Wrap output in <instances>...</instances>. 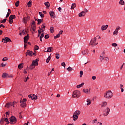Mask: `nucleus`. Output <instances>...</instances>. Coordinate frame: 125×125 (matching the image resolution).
<instances>
[{"label": "nucleus", "mask_w": 125, "mask_h": 125, "mask_svg": "<svg viewBox=\"0 0 125 125\" xmlns=\"http://www.w3.org/2000/svg\"><path fill=\"white\" fill-rule=\"evenodd\" d=\"M104 97H105V98L110 99V98H112V97H113V93L111 91H108L106 93L104 94Z\"/></svg>", "instance_id": "nucleus-1"}, {"label": "nucleus", "mask_w": 125, "mask_h": 125, "mask_svg": "<svg viewBox=\"0 0 125 125\" xmlns=\"http://www.w3.org/2000/svg\"><path fill=\"white\" fill-rule=\"evenodd\" d=\"M81 96V92L78 90H76L73 92L72 97L76 98V97L79 98Z\"/></svg>", "instance_id": "nucleus-2"}, {"label": "nucleus", "mask_w": 125, "mask_h": 125, "mask_svg": "<svg viewBox=\"0 0 125 125\" xmlns=\"http://www.w3.org/2000/svg\"><path fill=\"white\" fill-rule=\"evenodd\" d=\"M96 40H97L96 37H95L94 39H92V40L90 42V45H91V46L92 47L95 45H97V44H98V43H96Z\"/></svg>", "instance_id": "nucleus-3"}, {"label": "nucleus", "mask_w": 125, "mask_h": 125, "mask_svg": "<svg viewBox=\"0 0 125 125\" xmlns=\"http://www.w3.org/2000/svg\"><path fill=\"white\" fill-rule=\"evenodd\" d=\"M10 123L11 125H14V124H16V123L17 122V120L16 119V118L15 117L12 116L10 118Z\"/></svg>", "instance_id": "nucleus-4"}, {"label": "nucleus", "mask_w": 125, "mask_h": 125, "mask_svg": "<svg viewBox=\"0 0 125 125\" xmlns=\"http://www.w3.org/2000/svg\"><path fill=\"white\" fill-rule=\"evenodd\" d=\"M2 78H3V79H8L9 78H12V75H8L6 73H3L2 75Z\"/></svg>", "instance_id": "nucleus-5"}, {"label": "nucleus", "mask_w": 125, "mask_h": 125, "mask_svg": "<svg viewBox=\"0 0 125 125\" xmlns=\"http://www.w3.org/2000/svg\"><path fill=\"white\" fill-rule=\"evenodd\" d=\"M119 30H121V27L117 26L115 31L113 32L114 36H117V35H118V33H119Z\"/></svg>", "instance_id": "nucleus-6"}, {"label": "nucleus", "mask_w": 125, "mask_h": 125, "mask_svg": "<svg viewBox=\"0 0 125 125\" xmlns=\"http://www.w3.org/2000/svg\"><path fill=\"white\" fill-rule=\"evenodd\" d=\"M109 113H110V108H109V107H107L104 111V116H108V115H109Z\"/></svg>", "instance_id": "nucleus-7"}, {"label": "nucleus", "mask_w": 125, "mask_h": 125, "mask_svg": "<svg viewBox=\"0 0 125 125\" xmlns=\"http://www.w3.org/2000/svg\"><path fill=\"white\" fill-rule=\"evenodd\" d=\"M15 103H16V102H13V103H7L6 104L5 107H8V108L10 107L11 106H13V107H14V104H15Z\"/></svg>", "instance_id": "nucleus-8"}, {"label": "nucleus", "mask_w": 125, "mask_h": 125, "mask_svg": "<svg viewBox=\"0 0 125 125\" xmlns=\"http://www.w3.org/2000/svg\"><path fill=\"white\" fill-rule=\"evenodd\" d=\"M62 33H63V30L60 31L57 36H54V39L55 40H56V39H58V38H60V35H62Z\"/></svg>", "instance_id": "nucleus-9"}, {"label": "nucleus", "mask_w": 125, "mask_h": 125, "mask_svg": "<svg viewBox=\"0 0 125 125\" xmlns=\"http://www.w3.org/2000/svg\"><path fill=\"white\" fill-rule=\"evenodd\" d=\"M38 61H39L38 59H36V61H33L32 63V66H37V65H38Z\"/></svg>", "instance_id": "nucleus-10"}, {"label": "nucleus", "mask_w": 125, "mask_h": 125, "mask_svg": "<svg viewBox=\"0 0 125 125\" xmlns=\"http://www.w3.org/2000/svg\"><path fill=\"white\" fill-rule=\"evenodd\" d=\"M29 18H30V17L29 16H27V17L24 18L22 20V22H23V23H25L26 24V23L28 22V20H29Z\"/></svg>", "instance_id": "nucleus-11"}, {"label": "nucleus", "mask_w": 125, "mask_h": 125, "mask_svg": "<svg viewBox=\"0 0 125 125\" xmlns=\"http://www.w3.org/2000/svg\"><path fill=\"white\" fill-rule=\"evenodd\" d=\"M26 54H27L29 56H33V52L28 50L26 52Z\"/></svg>", "instance_id": "nucleus-12"}, {"label": "nucleus", "mask_w": 125, "mask_h": 125, "mask_svg": "<svg viewBox=\"0 0 125 125\" xmlns=\"http://www.w3.org/2000/svg\"><path fill=\"white\" fill-rule=\"evenodd\" d=\"M23 40H24V42H28V40H29V35L27 34V36H25L23 38Z\"/></svg>", "instance_id": "nucleus-13"}, {"label": "nucleus", "mask_w": 125, "mask_h": 125, "mask_svg": "<svg viewBox=\"0 0 125 125\" xmlns=\"http://www.w3.org/2000/svg\"><path fill=\"white\" fill-rule=\"evenodd\" d=\"M11 42V40H10V39H9L8 37L5 38L4 42Z\"/></svg>", "instance_id": "nucleus-14"}, {"label": "nucleus", "mask_w": 125, "mask_h": 125, "mask_svg": "<svg viewBox=\"0 0 125 125\" xmlns=\"http://www.w3.org/2000/svg\"><path fill=\"white\" fill-rule=\"evenodd\" d=\"M21 106L22 107V108H24L27 106V103H23L21 102Z\"/></svg>", "instance_id": "nucleus-15"}, {"label": "nucleus", "mask_w": 125, "mask_h": 125, "mask_svg": "<svg viewBox=\"0 0 125 125\" xmlns=\"http://www.w3.org/2000/svg\"><path fill=\"white\" fill-rule=\"evenodd\" d=\"M83 92H84V93H86V94H88V93H90V90H88V89H83Z\"/></svg>", "instance_id": "nucleus-16"}, {"label": "nucleus", "mask_w": 125, "mask_h": 125, "mask_svg": "<svg viewBox=\"0 0 125 125\" xmlns=\"http://www.w3.org/2000/svg\"><path fill=\"white\" fill-rule=\"evenodd\" d=\"M85 12L83 11L79 14V17H82V16H84V15H85Z\"/></svg>", "instance_id": "nucleus-17"}, {"label": "nucleus", "mask_w": 125, "mask_h": 125, "mask_svg": "<svg viewBox=\"0 0 125 125\" xmlns=\"http://www.w3.org/2000/svg\"><path fill=\"white\" fill-rule=\"evenodd\" d=\"M108 28V25L102 26V31H105Z\"/></svg>", "instance_id": "nucleus-18"}, {"label": "nucleus", "mask_w": 125, "mask_h": 125, "mask_svg": "<svg viewBox=\"0 0 125 125\" xmlns=\"http://www.w3.org/2000/svg\"><path fill=\"white\" fill-rule=\"evenodd\" d=\"M32 100H37L38 99V97L37 95L33 94L31 97Z\"/></svg>", "instance_id": "nucleus-19"}, {"label": "nucleus", "mask_w": 125, "mask_h": 125, "mask_svg": "<svg viewBox=\"0 0 125 125\" xmlns=\"http://www.w3.org/2000/svg\"><path fill=\"white\" fill-rule=\"evenodd\" d=\"M81 114V111L80 110H76L73 114L75 115L76 116H79Z\"/></svg>", "instance_id": "nucleus-20"}, {"label": "nucleus", "mask_w": 125, "mask_h": 125, "mask_svg": "<svg viewBox=\"0 0 125 125\" xmlns=\"http://www.w3.org/2000/svg\"><path fill=\"white\" fill-rule=\"evenodd\" d=\"M82 54L83 55H86V54H88V50L82 51Z\"/></svg>", "instance_id": "nucleus-21"}, {"label": "nucleus", "mask_w": 125, "mask_h": 125, "mask_svg": "<svg viewBox=\"0 0 125 125\" xmlns=\"http://www.w3.org/2000/svg\"><path fill=\"white\" fill-rule=\"evenodd\" d=\"M84 84V83H82L81 84L79 85H77L76 86L77 88H81V87H83V85Z\"/></svg>", "instance_id": "nucleus-22"}, {"label": "nucleus", "mask_w": 125, "mask_h": 125, "mask_svg": "<svg viewBox=\"0 0 125 125\" xmlns=\"http://www.w3.org/2000/svg\"><path fill=\"white\" fill-rule=\"evenodd\" d=\"M73 121H77V120L79 118V116L74 115L73 114Z\"/></svg>", "instance_id": "nucleus-23"}, {"label": "nucleus", "mask_w": 125, "mask_h": 125, "mask_svg": "<svg viewBox=\"0 0 125 125\" xmlns=\"http://www.w3.org/2000/svg\"><path fill=\"white\" fill-rule=\"evenodd\" d=\"M49 14L51 17L54 18V15H55V14H54V12L51 11L49 12Z\"/></svg>", "instance_id": "nucleus-24"}, {"label": "nucleus", "mask_w": 125, "mask_h": 125, "mask_svg": "<svg viewBox=\"0 0 125 125\" xmlns=\"http://www.w3.org/2000/svg\"><path fill=\"white\" fill-rule=\"evenodd\" d=\"M86 102H87V106H89V105H90L91 104V100H90L89 99H88L86 100Z\"/></svg>", "instance_id": "nucleus-25"}, {"label": "nucleus", "mask_w": 125, "mask_h": 125, "mask_svg": "<svg viewBox=\"0 0 125 125\" xmlns=\"http://www.w3.org/2000/svg\"><path fill=\"white\" fill-rule=\"evenodd\" d=\"M31 28L33 32H36V25H31Z\"/></svg>", "instance_id": "nucleus-26"}, {"label": "nucleus", "mask_w": 125, "mask_h": 125, "mask_svg": "<svg viewBox=\"0 0 125 125\" xmlns=\"http://www.w3.org/2000/svg\"><path fill=\"white\" fill-rule=\"evenodd\" d=\"M44 4H45V6H46L47 8H49V6H50V4L49 3V2H45Z\"/></svg>", "instance_id": "nucleus-27"}, {"label": "nucleus", "mask_w": 125, "mask_h": 125, "mask_svg": "<svg viewBox=\"0 0 125 125\" xmlns=\"http://www.w3.org/2000/svg\"><path fill=\"white\" fill-rule=\"evenodd\" d=\"M50 59H51V55H50V56L48 57L46 59V63H49V61H50Z\"/></svg>", "instance_id": "nucleus-28"}, {"label": "nucleus", "mask_w": 125, "mask_h": 125, "mask_svg": "<svg viewBox=\"0 0 125 125\" xmlns=\"http://www.w3.org/2000/svg\"><path fill=\"white\" fill-rule=\"evenodd\" d=\"M119 4L121 5H125V1L124 0H120L119 1Z\"/></svg>", "instance_id": "nucleus-29"}, {"label": "nucleus", "mask_w": 125, "mask_h": 125, "mask_svg": "<svg viewBox=\"0 0 125 125\" xmlns=\"http://www.w3.org/2000/svg\"><path fill=\"white\" fill-rule=\"evenodd\" d=\"M53 48L52 47H48L47 48V50L46 51V52H51V50L53 49Z\"/></svg>", "instance_id": "nucleus-30"}, {"label": "nucleus", "mask_w": 125, "mask_h": 125, "mask_svg": "<svg viewBox=\"0 0 125 125\" xmlns=\"http://www.w3.org/2000/svg\"><path fill=\"white\" fill-rule=\"evenodd\" d=\"M28 7H31L32 6V0H29L27 3Z\"/></svg>", "instance_id": "nucleus-31"}, {"label": "nucleus", "mask_w": 125, "mask_h": 125, "mask_svg": "<svg viewBox=\"0 0 125 125\" xmlns=\"http://www.w3.org/2000/svg\"><path fill=\"white\" fill-rule=\"evenodd\" d=\"M76 6H77V4H76V3H73L71 5V9H74L75 7H76Z\"/></svg>", "instance_id": "nucleus-32"}, {"label": "nucleus", "mask_w": 125, "mask_h": 125, "mask_svg": "<svg viewBox=\"0 0 125 125\" xmlns=\"http://www.w3.org/2000/svg\"><path fill=\"white\" fill-rule=\"evenodd\" d=\"M55 55H56V58L57 59H59V58H60V55H59V53H56Z\"/></svg>", "instance_id": "nucleus-33"}, {"label": "nucleus", "mask_w": 125, "mask_h": 125, "mask_svg": "<svg viewBox=\"0 0 125 125\" xmlns=\"http://www.w3.org/2000/svg\"><path fill=\"white\" fill-rule=\"evenodd\" d=\"M43 19H38L37 20L38 21V25H40V24H41V23H42V21Z\"/></svg>", "instance_id": "nucleus-34"}, {"label": "nucleus", "mask_w": 125, "mask_h": 125, "mask_svg": "<svg viewBox=\"0 0 125 125\" xmlns=\"http://www.w3.org/2000/svg\"><path fill=\"white\" fill-rule=\"evenodd\" d=\"M66 70L68 71V72H71L73 71V68L69 66L67 68H66Z\"/></svg>", "instance_id": "nucleus-35"}, {"label": "nucleus", "mask_w": 125, "mask_h": 125, "mask_svg": "<svg viewBox=\"0 0 125 125\" xmlns=\"http://www.w3.org/2000/svg\"><path fill=\"white\" fill-rule=\"evenodd\" d=\"M27 101V99H23L22 100V99H21V100L20 101V103L23 102L24 103H26V102Z\"/></svg>", "instance_id": "nucleus-36"}, {"label": "nucleus", "mask_w": 125, "mask_h": 125, "mask_svg": "<svg viewBox=\"0 0 125 125\" xmlns=\"http://www.w3.org/2000/svg\"><path fill=\"white\" fill-rule=\"evenodd\" d=\"M23 63H21L18 65V68L21 70V68H23Z\"/></svg>", "instance_id": "nucleus-37"}, {"label": "nucleus", "mask_w": 125, "mask_h": 125, "mask_svg": "<svg viewBox=\"0 0 125 125\" xmlns=\"http://www.w3.org/2000/svg\"><path fill=\"white\" fill-rule=\"evenodd\" d=\"M9 23L10 24H12L13 23V20H12L11 18L9 17Z\"/></svg>", "instance_id": "nucleus-38"}, {"label": "nucleus", "mask_w": 125, "mask_h": 125, "mask_svg": "<svg viewBox=\"0 0 125 125\" xmlns=\"http://www.w3.org/2000/svg\"><path fill=\"white\" fill-rule=\"evenodd\" d=\"M9 18H11V19L13 20L15 19V18H16V17L15 16V15H12L9 17Z\"/></svg>", "instance_id": "nucleus-39"}, {"label": "nucleus", "mask_w": 125, "mask_h": 125, "mask_svg": "<svg viewBox=\"0 0 125 125\" xmlns=\"http://www.w3.org/2000/svg\"><path fill=\"white\" fill-rule=\"evenodd\" d=\"M39 14L41 16V18H43V17H44V15H43V14H42V13L40 12L39 13Z\"/></svg>", "instance_id": "nucleus-40"}, {"label": "nucleus", "mask_w": 125, "mask_h": 125, "mask_svg": "<svg viewBox=\"0 0 125 125\" xmlns=\"http://www.w3.org/2000/svg\"><path fill=\"white\" fill-rule=\"evenodd\" d=\"M50 31L51 33H53V32H54V27H51L50 29Z\"/></svg>", "instance_id": "nucleus-41"}, {"label": "nucleus", "mask_w": 125, "mask_h": 125, "mask_svg": "<svg viewBox=\"0 0 125 125\" xmlns=\"http://www.w3.org/2000/svg\"><path fill=\"white\" fill-rule=\"evenodd\" d=\"M20 3V1H19V0H18L16 3H15V5L17 7H18V6H19V3Z\"/></svg>", "instance_id": "nucleus-42"}, {"label": "nucleus", "mask_w": 125, "mask_h": 125, "mask_svg": "<svg viewBox=\"0 0 125 125\" xmlns=\"http://www.w3.org/2000/svg\"><path fill=\"white\" fill-rule=\"evenodd\" d=\"M4 123V119L3 118H2L1 120H0V125H2Z\"/></svg>", "instance_id": "nucleus-43"}, {"label": "nucleus", "mask_w": 125, "mask_h": 125, "mask_svg": "<svg viewBox=\"0 0 125 125\" xmlns=\"http://www.w3.org/2000/svg\"><path fill=\"white\" fill-rule=\"evenodd\" d=\"M80 78H82V77H83V72L81 70L80 71Z\"/></svg>", "instance_id": "nucleus-44"}, {"label": "nucleus", "mask_w": 125, "mask_h": 125, "mask_svg": "<svg viewBox=\"0 0 125 125\" xmlns=\"http://www.w3.org/2000/svg\"><path fill=\"white\" fill-rule=\"evenodd\" d=\"M100 60H101V61L102 62V61H103V60H105V58L103 57V56H100Z\"/></svg>", "instance_id": "nucleus-45"}, {"label": "nucleus", "mask_w": 125, "mask_h": 125, "mask_svg": "<svg viewBox=\"0 0 125 125\" xmlns=\"http://www.w3.org/2000/svg\"><path fill=\"white\" fill-rule=\"evenodd\" d=\"M106 105H107V102H104L103 103V104H102V107H105V106H106Z\"/></svg>", "instance_id": "nucleus-46"}, {"label": "nucleus", "mask_w": 125, "mask_h": 125, "mask_svg": "<svg viewBox=\"0 0 125 125\" xmlns=\"http://www.w3.org/2000/svg\"><path fill=\"white\" fill-rule=\"evenodd\" d=\"M7 60H8V58L5 57L2 60V61H7Z\"/></svg>", "instance_id": "nucleus-47"}, {"label": "nucleus", "mask_w": 125, "mask_h": 125, "mask_svg": "<svg viewBox=\"0 0 125 125\" xmlns=\"http://www.w3.org/2000/svg\"><path fill=\"white\" fill-rule=\"evenodd\" d=\"M6 20H7L6 19H4L0 21V23H5V22H6Z\"/></svg>", "instance_id": "nucleus-48"}, {"label": "nucleus", "mask_w": 125, "mask_h": 125, "mask_svg": "<svg viewBox=\"0 0 125 125\" xmlns=\"http://www.w3.org/2000/svg\"><path fill=\"white\" fill-rule=\"evenodd\" d=\"M111 45L112 46H114L115 47H116V46H118V44H117L116 43H113Z\"/></svg>", "instance_id": "nucleus-49"}, {"label": "nucleus", "mask_w": 125, "mask_h": 125, "mask_svg": "<svg viewBox=\"0 0 125 125\" xmlns=\"http://www.w3.org/2000/svg\"><path fill=\"white\" fill-rule=\"evenodd\" d=\"M62 66L63 67H64V68H65L66 64L65 63V62H63L62 63Z\"/></svg>", "instance_id": "nucleus-50"}, {"label": "nucleus", "mask_w": 125, "mask_h": 125, "mask_svg": "<svg viewBox=\"0 0 125 125\" xmlns=\"http://www.w3.org/2000/svg\"><path fill=\"white\" fill-rule=\"evenodd\" d=\"M39 28H40V32H41L42 33H43V32H44V31H45V30H44V29L41 28L40 27H39Z\"/></svg>", "instance_id": "nucleus-51"}, {"label": "nucleus", "mask_w": 125, "mask_h": 125, "mask_svg": "<svg viewBox=\"0 0 125 125\" xmlns=\"http://www.w3.org/2000/svg\"><path fill=\"white\" fill-rule=\"evenodd\" d=\"M9 15H10V13L8 12V13H7L6 16V18H8V17H9Z\"/></svg>", "instance_id": "nucleus-52"}, {"label": "nucleus", "mask_w": 125, "mask_h": 125, "mask_svg": "<svg viewBox=\"0 0 125 125\" xmlns=\"http://www.w3.org/2000/svg\"><path fill=\"white\" fill-rule=\"evenodd\" d=\"M35 68V66H34V65H32V64H31V65L30 66V69H31V70H33V69H34Z\"/></svg>", "instance_id": "nucleus-53"}, {"label": "nucleus", "mask_w": 125, "mask_h": 125, "mask_svg": "<svg viewBox=\"0 0 125 125\" xmlns=\"http://www.w3.org/2000/svg\"><path fill=\"white\" fill-rule=\"evenodd\" d=\"M44 38H45V39H47L49 38V35H48V34H47V35H45Z\"/></svg>", "instance_id": "nucleus-54"}, {"label": "nucleus", "mask_w": 125, "mask_h": 125, "mask_svg": "<svg viewBox=\"0 0 125 125\" xmlns=\"http://www.w3.org/2000/svg\"><path fill=\"white\" fill-rule=\"evenodd\" d=\"M26 32H27V30H23L21 33L22 34L25 35Z\"/></svg>", "instance_id": "nucleus-55"}, {"label": "nucleus", "mask_w": 125, "mask_h": 125, "mask_svg": "<svg viewBox=\"0 0 125 125\" xmlns=\"http://www.w3.org/2000/svg\"><path fill=\"white\" fill-rule=\"evenodd\" d=\"M41 34H42V31H41L40 30H38V37H40V35H41Z\"/></svg>", "instance_id": "nucleus-56"}, {"label": "nucleus", "mask_w": 125, "mask_h": 125, "mask_svg": "<svg viewBox=\"0 0 125 125\" xmlns=\"http://www.w3.org/2000/svg\"><path fill=\"white\" fill-rule=\"evenodd\" d=\"M43 37H44V33H42V34H41V36H40V38H43Z\"/></svg>", "instance_id": "nucleus-57"}, {"label": "nucleus", "mask_w": 125, "mask_h": 125, "mask_svg": "<svg viewBox=\"0 0 125 125\" xmlns=\"http://www.w3.org/2000/svg\"><path fill=\"white\" fill-rule=\"evenodd\" d=\"M42 27H43L44 30H45V23H44L42 24Z\"/></svg>", "instance_id": "nucleus-58"}, {"label": "nucleus", "mask_w": 125, "mask_h": 125, "mask_svg": "<svg viewBox=\"0 0 125 125\" xmlns=\"http://www.w3.org/2000/svg\"><path fill=\"white\" fill-rule=\"evenodd\" d=\"M39 48H40V47L39 46H38L37 45L35 46V50H38L39 49Z\"/></svg>", "instance_id": "nucleus-59"}, {"label": "nucleus", "mask_w": 125, "mask_h": 125, "mask_svg": "<svg viewBox=\"0 0 125 125\" xmlns=\"http://www.w3.org/2000/svg\"><path fill=\"white\" fill-rule=\"evenodd\" d=\"M84 11L85 13H87V12H88V10L87 9H86V8H85L84 9V11Z\"/></svg>", "instance_id": "nucleus-60"}, {"label": "nucleus", "mask_w": 125, "mask_h": 125, "mask_svg": "<svg viewBox=\"0 0 125 125\" xmlns=\"http://www.w3.org/2000/svg\"><path fill=\"white\" fill-rule=\"evenodd\" d=\"M1 67H5L6 66V64H3V62H2L1 64Z\"/></svg>", "instance_id": "nucleus-61"}, {"label": "nucleus", "mask_w": 125, "mask_h": 125, "mask_svg": "<svg viewBox=\"0 0 125 125\" xmlns=\"http://www.w3.org/2000/svg\"><path fill=\"white\" fill-rule=\"evenodd\" d=\"M24 42V48H26V46H27V42Z\"/></svg>", "instance_id": "nucleus-62"}, {"label": "nucleus", "mask_w": 125, "mask_h": 125, "mask_svg": "<svg viewBox=\"0 0 125 125\" xmlns=\"http://www.w3.org/2000/svg\"><path fill=\"white\" fill-rule=\"evenodd\" d=\"M105 61H109V58L108 57H104Z\"/></svg>", "instance_id": "nucleus-63"}, {"label": "nucleus", "mask_w": 125, "mask_h": 125, "mask_svg": "<svg viewBox=\"0 0 125 125\" xmlns=\"http://www.w3.org/2000/svg\"><path fill=\"white\" fill-rule=\"evenodd\" d=\"M92 80H96V76H93L92 77Z\"/></svg>", "instance_id": "nucleus-64"}]
</instances>
